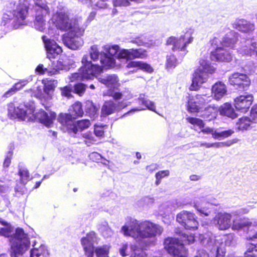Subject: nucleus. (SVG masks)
Segmentation results:
<instances>
[{"label":"nucleus","mask_w":257,"mask_h":257,"mask_svg":"<svg viewBox=\"0 0 257 257\" xmlns=\"http://www.w3.org/2000/svg\"><path fill=\"white\" fill-rule=\"evenodd\" d=\"M180 238L168 237L164 239V247L167 252L173 257H187V249L185 245L193 243L195 241V236L187 234L181 231H176Z\"/></svg>","instance_id":"obj_1"},{"label":"nucleus","mask_w":257,"mask_h":257,"mask_svg":"<svg viewBox=\"0 0 257 257\" xmlns=\"http://www.w3.org/2000/svg\"><path fill=\"white\" fill-rule=\"evenodd\" d=\"M200 66L194 71L192 78V83L189 87L190 91H198L202 84L205 83L208 78L209 74H213L215 69L208 61L200 59Z\"/></svg>","instance_id":"obj_2"},{"label":"nucleus","mask_w":257,"mask_h":257,"mask_svg":"<svg viewBox=\"0 0 257 257\" xmlns=\"http://www.w3.org/2000/svg\"><path fill=\"white\" fill-rule=\"evenodd\" d=\"M51 20L56 28L61 31L72 33H77L80 31L78 20L76 18L70 19L65 12H56Z\"/></svg>","instance_id":"obj_3"},{"label":"nucleus","mask_w":257,"mask_h":257,"mask_svg":"<svg viewBox=\"0 0 257 257\" xmlns=\"http://www.w3.org/2000/svg\"><path fill=\"white\" fill-rule=\"evenodd\" d=\"M12 248L16 253H24L29 248L30 241L28 235L23 228L18 227L12 237Z\"/></svg>","instance_id":"obj_4"},{"label":"nucleus","mask_w":257,"mask_h":257,"mask_svg":"<svg viewBox=\"0 0 257 257\" xmlns=\"http://www.w3.org/2000/svg\"><path fill=\"white\" fill-rule=\"evenodd\" d=\"M194 37L191 33L186 32L180 37L170 36L168 37L165 43L166 46H172V50L173 52L187 51V47L189 44L192 43Z\"/></svg>","instance_id":"obj_5"},{"label":"nucleus","mask_w":257,"mask_h":257,"mask_svg":"<svg viewBox=\"0 0 257 257\" xmlns=\"http://www.w3.org/2000/svg\"><path fill=\"white\" fill-rule=\"evenodd\" d=\"M81 243L87 257H93L94 252L97 257H107L109 251L106 246H98L94 249L93 239L90 237V233L81 238Z\"/></svg>","instance_id":"obj_6"},{"label":"nucleus","mask_w":257,"mask_h":257,"mask_svg":"<svg viewBox=\"0 0 257 257\" xmlns=\"http://www.w3.org/2000/svg\"><path fill=\"white\" fill-rule=\"evenodd\" d=\"M219 40L214 37L210 40L211 45L214 49L210 52V59L212 61L219 62H230L232 61L233 54L229 51V49L221 46H218Z\"/></svg>","instance_id":"obj_7"},{"label":"nucleus","mask_w":257,"mask_h":257,"mask_svg":"<svg viewBox=\"0 0 257 257\" xmlns=\"http://www.w3.org/2000/svg\"><path fill=\"white\" fill-rule=\"evenodd\" d=\"M176 220L186 229L196 230L198 228L197 217L192 212L186 210L181 211L177 215Z\"/></svg>","instance_id":"obj_8"},{"label":"nucleus","mask_w":257,"mask_h":257,"mask_svg":"<svg viewBox=\"0 0 257 257\" xmlns=\"http://www.w3.org/2000/svg\"><path fill=\"white\" fill-rule=\"evenodd\" d=\"M82 75L85 80H92L97 74L102 72V68L98 64H93L88 60V55L83 56L81 60Z\"/></svg>","instance_id":"obj_9"},{"label":"nucleus","mask_w":257,"mask_h":257,"mask_svg":"<svg viewBox=\"0 0 257 257\" xmlns=\"http://www.w3.org/2000/svg\"><path fill=\"white\" fill-rule=\"evenodd\" d=\"M228 80L229 84L239 91L248 90L251 84L250 80L246 74L238 72L230 75Z\"/></svg>","instance_id":"obj_10"},{"label":"nucleus","mask_w":257,"mask_h":257,"mask_svg":"<svg viewBox=\"0 0 257 257\" xmlns=\"http://www.w3.org/2000/svg\"><path fill=\"white\" fill-rule=\"evenodd\" d=\"M209 96L205 95L196 94L195 95H189L188 97V101L186 104V109L191 113L199 112L207 104L210 100Z\"/></svg>","instance_id":"obj_11"},{"label":"nucleus","mask_w":257,"mask_h":257,"mask_svg":"<svg viewBox=\"0 0 257 257\" xmlns=\"http://www.w3.org/2000/svg\"><path fill=\"white\" fill-rule=\"evenodd\" d=\"M140 229V237L143 238L154 237L163 231L161 226L148 220L141 223Z\"/></svg>","instance_id":"obj_12"},{"label":"nucleus","mask_w":257,"mask_h":257,"mask_svg":"<svg viewBox=\"0 0 257 257\" xmlns=\"http://www.w3.org/2000/svg\"><path fill=\"white\" fill-rule=\"evenodd\" d=\"M253 101V96L251 94L244 93L236 97L233 100V105L236 110L246 113L249 110Z\"/></svg>","instance_id":"obj_13"},{"label":"nucleus","mask_w":257,"mask_h":257,"mask_svg":"<svg viewBox=\"0 0 257 257\" xmlns=\"http://www.w3.org/2000/svg\"><path fill=\"white\" fill-rule=\"evenodd\" d=\"M148 57L147 50L143 48L123 49L118 53V57L127 60L146 59Z\"/></svg>","instance_id":"obj_14"},{"label":"nucleus","mask_w":257,"mask_h":257,"mask_svg":"<svg viewBox=\"0 0 257 257\" xmlns=\"http://www.w3.org/2000/svg\"><path fill=\"white\" fill-rule=\"evenodd\" d=\"M127 104L124 101H118L116 103L112 100L105 101L102 106L101 115L106 116L113 113L115 111H119L126 107Z\"/></svg>","instance_id":"obj_15"},{"label":"nucleus","mask_w":257,"mask_h":257,"mask_svg":"<svg viewBox=\"0 0 257 257\" xmlns=\"http://www.w3.org/2000/svg\"><path fill=\"white\" fill-rule=\"evenodd\" d=\"M42 39L45 44L47 51V56L49 59L55 58L58 55L62 52V49L57 43L53 40L46 39V36H43Z\"/></svg>","instance_id":"obj_16"},{"label":"nucleus","mask_w":257,"mask_h":257,"mask_svg":"<svg viewBox=\"0 0 257 257\" xmlns=\"http://www.w3.org/2000/svg\"><path fill=\"white\" fill-rule=\"evenodd\" d=\"M29 3L27 0H19L16 9L13 10V15L18 21L25 20L28 14Z\"/></svg>","instance_id":"obj_17"},{"label":"nucleus","mask_w":257,"mask_h":257,"mask_svg":"<svg viewBox=\"0 0 257 257\" xmlns=\"http://www.w3.org/2000/svg\"><path fill=\"white\" fill-rule=\"evenodd\" d=\"M140 228L141 223H139L136 220H133L128 221L127 224L122 226L121 231L125 236L140 237Z\"/></svg>","instance_id":"obj_18"},{"label":"nucleus","mask_w":257,"mask_h":257,"mask_svg":"<svg viewBox=\"0 0 257 257\" xmlns=\"http://www.w3.org/2000/svg\"><path fill=\"white\" fill-rule=\"evenodd\" d=\"M56 114L55 112H50L49 115L44 110L41 109L35 114L37 120L47 127H50L56 118Z\"/></svg>","instance_id":"obj_19"},{"label":"nucleus","mask_w":257,"mask_h":257,"mask_svg":"<svg viewBox=\"0 0 257 257\" xmlns=\"http://www.w3.org/2000/svg\"><path fill=\"white\" fill-rule=\"evenodd\" d=\"M232 216L227 213H219L215 217V220L220 230H226L231 225Z\"/></svg>","instance_id":"obj_20"},{"label":"nucleus","mask_w":257,"mask_h":257,"mask_svg":"<svg viewBox=\"0 0 257 257\" xmlns=\"http://www.w3.org/2000/svg\"><path fill=\"white\" fill-rule=\"evenodd\" d=\"M35 17L34 20V24L39 29L43 28L46 24V17L50 14V9L46 10L35 9Z\"/></svg>","instance_id":"obj_21"},{"label":"nucleus","mask_w":257,"mask_h":257,"mask_svg":"<svg viewBox=\"0 0 257 257\" xmlns=\"http://www.w3.org/2000/svg\"><path fill=\"white\" fill-rule=\"evenodd\" d=\"M237 41V36L236 34L233 31H230L223 37L220 43L222 47L229 50L230 49H234Z\"/></svg>","instance_id":"obj_22"},{"label":"nucleus","mask_w":257,"mask_h":257,"mask_svg":"<svg viewBox=\"0 0 257 257\" xmlns=\"http://www.w3.org/2000/svg\"><path fill=\"white\" fill-rule=\"evenodd\" d=\"M218 112V107L215 105H209L202 111L200 116L206 121H211L216 118Z\"/></svg>","instance_id":"obj_23"},{"label":"nucleus","mask_w":257,"mask_h":257,"mask_svg":"<svg viewBox=\"0 0 257 257\" xmlns=\"http://www.w3.org/2000/svg\"><path fill=\"white\" fill-rule=\"evenodd\" d=\"M227 93L225 85L219 81L215 83L212 87V94L216 100H219Z\"/></svg>","instance_id":"obj_24"},{"label":"nucleus","mask_w":257,"mask_h":257,"mask_svg":"<svg viewBox=\"0 0 257 257\" xmlns=\"http://www.w3.org/2000/svg\"><path fill=\"white\" fill-rule=\"evenodd\" d=\"M127 68H137L148 73L154 71L153 68L149 64L141 61H131L126 65Z\"/></svg>","instance_id":"obj_25"},{"label":"nucleus","mask_w":257,"mask_h":257,"mask_svg":"<svg viewBox=\"0 0 257 257\" xmlns=\"http://www.w3.org/2000/svg\"><path fill=\"white\" fill-rule=\"evenodd\" d=\"M218 111L220 115L232 119L235 118L237 116V114L235 112L230 103L226 102L223 104L218 108Z\"/></svg>","instance_id":"obj_26"},{"label":"nucleus","mask_w":257,"mask_h":257,"mask_svg":"<svg viewBox=\"0 0 257 257\" xmlns=\"http://www.w3.org/2000/svg\"><path fill=\"white\" fill-rule=\"evenodd\" d=\"M253 124L255 123L253 122L250 116H242L239 118L236 123L237 129L241 131L250 129Z\"/></svg>","instance_id":"obj_27"},{"label":"nucleus","mask_w":257,"mask_h":257,"mask_svg":"<svg viewBox=\"0 0 257 257\" xmlns=\"http://www.w3.org/2000/svg\"><path fill=\"white\" fill-rule=\"evenodd\" d=\"M58 121L66 128L72 126L75 119L71 114L68 113H60L57 118Z\"/></svg>","instance_id":"obj_28"},{"label":"nucleus","mask_w":257,"mask_h":257,"mask_svg":"<svg viewBox=\"0 0 257 257\" xmlns=\"http://www.w3.org/2000/svg\"><path fill=\"white\" fill-rule=\"evenodd\" d=\"M235 25V28L243 33H250L255 29L254 24L244 20H239Z\"/></svg>","instance_id":"obj_29"},{"label":"nucleus","mask_w":257,"mask_h":257,"mask_svg":"<svg viewBox=\"0 0 257 257\" xmlns=\"http://www.w3.org/2000/svg\"><path fill=\"white\" fill-rule=\"evenodd\" d=\"M69 112L76 119L79 117H82L84 114L82 103L76 101L72 104L68 109Z\"/></svg>","instance_id":"obj_30"},{"label":"nucleus","mask_w":257,"mask_h":257,"mask_svg":"<svg viewBox=\"0 0 257 257\" xmlns=\"http://www.w3.org/2000/svg\"><path fill=\"white\" fill-rule=\"evenodd\" d=\"M65 45L73 50H76L81 45V39L78 37L67 36L63 39Z\"/></svg>","instance_id":"obj_31"},{"label":"nucleus","mask_w":257,"mask_h":257,"mask_svg":"<svg viewBox=\"0 0 257 257\" xmlns=\"http://www.w3.org/2000/svg\"><path fill=\"white\" fill-rule=\"evenodd\" d=\"M99 82L107 87H113L118 85V78L115 75H108L104 78H99Z\"/></svg>","instance_id":"obj_32"},{"label":"nucleus","mask_w":257,"mask_h":257,"mask_svg":"<svg viewBox=\"0 0 257 257\" xmlns=\"http://www.w3.org/2000/svg\"><path fill=\"white\" fill-rule=\"evenodd\" d=\"M103 96L111 97L116 101L122 98L123 93L120 89L115 86L108 89L104 93Z\"/></svg>","instance_id":"obj_33"},{"label":"nucleus","mask_w":257,"mask_h":257,"mask_svg":"<svg viewBox=\"0 0 257 257\" xmlns=\"http://www.w3.org/2000/svg\"><path fill=\"white\" fill-rule=\"evenodd\" d=\"M100 61L101 64V67L102 68L109 69L115 64L114 58L108 56L105 53L100 54Z\"/></svg>","instance_id":"obj_34"},{"label":"nucleus","mask_w":257,"mask_h":257,"mask_svg":"<svg viewBox=\"0 0 257 257\" xmlns=\"http://www.w3.org/2000/svg\"><path fill=\"white\" fill-rule=\"evenodd\" d=\"M98 107L92 101H87L85 105V111L91 118H94L98 116Z\"/></svg>","instance_id":"obj_35"},{"label":"nucleus","mask_w":257,"mask_h":257,"mask_svg":"<svg viewBox=\"0 0 257 257\" xmlns=\"http://www.w3.org/2000/svg\"><path fill=\"white\" fill-rule=\"evenodd\" d=\"M252 222L245 218L236 219L233 221L232 228L234 230H239L244 227L251 226Z\"/></svg>","instance_id":"obj_36"},{"label":"nucleus","mask_w":257,"mask_h":257,"mask_svg":"<svg viewBox=\"0 0 257 257\" xmlns=\"http://www.w3.org/2000/svg\"><path fill=\"white\" fill-rule=\"evenodd\" d=\"M165 68L168 70L174 69L178 64V61L174 54H170L166 55Z\"/></svg>","instance_id":"obj_37"},{"label":"nucleus","mask_w":257,"mask_h":257,"mask_svg":"<svg viewBox=\"0 0 257 257\" xmlns=\"http://www.w3.org/2000/svg\"><path fill=\"white\" fill-rule=\"evenodd\" d=\"M225 249L221 246L212 249L208 253V257H224L225 254Z\"/></svg>","instance_id":"obj_38"},{"label":"nucleus","mask_w":257,"mask_h":257,"mask_svg":"<svg viewBox=\"0 0 257 257\" xmlns=\"http://www.w3.org/2000/svg\"><path fill=\"white\" fill-rule=\"evenodd\" d=\"M12 181L5 178L0 179V192L6 193L12 187Z\"/></svg>","instance_id":"obj_39"},{"label":"nucleus","mask_w":257,"mask_h":257,"mask_svg":"<svg viewBox=\"0 0 257 257\" xmlns=\"http://www.w3.org/2000/svg\"><path fill=\"white\" fill-rule=\"evenodd\" d=\"M186 120L189 123L194 126H197L200 128H203L205 126L203 120L197 117L189 116L186 118Z\"/></svg>","instance_id":"obj_40"},{"label":"nucleus","mask_w":257,"mask_h":257,"mask_svg":"<svg viewBox=\"0 0 257 257\" xmlns=\"http://www.w3.org/2000/svg\"><path fill=\"white\" fill-rule=\"evenodd\" d=\"M86 85L82 83H78L74 85V92L79 96H82L86 91Z\"/></svg>","instance_id":"obj_41"},{"label":"nucleus","mask_w":257,"mask_h":257,"mask_svg":"<svg viewBox=\"0 0 257 257\" xmlns=\"http://www.w3.org/2000/svg\"><path fill=\"white\" fill-rule=\"evenodd\" d=\"M169 175L170 171L168 170H162L157 172L155 174L156 179L155 182L156 185H159L161 182V180L166 177L169 176Z\"/></svg>","instance_id":"obj_42"},{"label":"nucleus","mask_w":257,"mask_h":257,"mask_svg":"<svg viewBox=\"0 0 257 257\" xmlns=\"http://www.w3.org/2000/svg\"><path fill=\"white\" fill-rule=\"evenodd\" d=\"M234 131L232 129H229L226 131H221L218 133H215L214 138H226L231 136Z\"/></svg>","instance_id":"obj_43"},{"label":"nucleus","mask_w":257,"mask_h":257,"mask_svg":"<svg viewBox=\"0 0 257 257\" xmlns=\"http://www.w3.org/2000/svg\"><path fill=\"white\" fill-rule=\"evenodd\" d=\"M45 253V248L43 246L38 248H33L31 250L30 257H39Z\"/></svg>","instance_id":"obj_44"},{"label":"nucleus","mask_w":257,"mask_h":257,"mask_svg":"<svg viewBox=\"0 0 257 257\" xmlns=\"http://www.w3.org/2000/svg\"><path fill=\"white\" fill-rule=\"evenodd\" d=\"M18 174L20 177L21 181L23 182H27L30 179V174L27 169H20Z\"/></svg>","instance_id":"obj_45"},{"label":"nucleus","mask_w":257,"mask_h":257,"mask_svg":"<svg viewBox=\"0 0 257 257\" xmlns=\"http://www.w3.org/2000/svg\"><path fill=\"white\" fill-rule=\"evenodd\" d=\"M134 252L130 257H148L147 253L142 248L135 246L133 248Z\"/></svg>","instance_id":"obj_46"},{"label":"nucleus","mask_w":257,"mask_h":257,"mask_svg":"<svg viewBox=\"0 0 257 257\" xmlns=\"http://www.w3.org/2000/svg\"><path fill=\"white\" fill-rule=\"evenodd\" d=\"M119 49V47L117 45L109 46L106 49V51L107 52L106 54L113 57L118 53Z\"/></svg>","instance_id":"obj_47"},{"label":"nucleus","mask_w":257,"mask_h":257,"mask_svg":"<svg viewBox=\"0 0 257 257\" xmlns=\"http://www.w3.org/2000/svg\"><path fill=\"white\" fill-rule=\"evenodd\" d=\"M13 231V227L11 225L0 228V234L7 237H10Z\"/></svg>","instance_id":"obj_48"},{"label":"nucleus","mask_w":257,"mask_h":257,"mask_svg":"<svg viewBox=\"0 0 257 257\" xmlns=\"http://www.w3.org/2000/svg\"><path fill=\"white\" fill-rule=\"evenodd\" d=\"M13 156V150H10L8 151L7 153V155L5 157L3 162V167L4 168H9L11 164V160Z\"/></svg>","instance_id":"obj_49"},{"label":"nucleus","mask_w":257,"mask_h":257,"mask_svg":"<svg viewBox=\"0 0 257 257\" xmlns=\"http://www.w3.org/2000/svg\"><path fill=\"white\" fill-rule=\"evenodd\" d=\"M35 6V9H44L46 10L49 8L48 6L47 2L46 0H33Z\"/></svg>","instance_id":"obj_50"},{"label":"nucleus","mask_w":257,"mask_h":257,"mask_svg":"<svg viewBox=\"0 0 257 257\" xmlns=\"http://www.w3.org/2000/svg\"><path fill=\"white\" fill-rule=\"evenodd\" d=\"M61 94L62 96L71 98L72 95L71 94L72 88L70 86H65L60 88Z\"/></svg>","instance_id":"obj_51"},{"label":"nucleus","mask_w":257,"mask_h":257,"mask_svg":"<svg viewBox=\"0 0 257 257\" xmlns=\"http://www.w3.org/2000/svg\"><path fill=\"white\" fill-rule=\"evenodd\" d=\"M81 67L79 68L78 72L76 73H73L71 74L70 77L71 81H74L75 80H85L84 78H83L82 75V71Z\"/></svg>","instance_id":"obj_52"},{"label":"nucleus","mask_w":257,"mask_h":257,"mask_svg":"<svg viewBox=\"0 0 257 257\" xmlns=\"http://www.w3.org/2000/svg\"><path fill=\"white\" fill-rule=\"evenodd\" d=\"M250 252H257V243L250 244V246L244 252V257H256V254H248V253Z\"/></svg>","instance_id":"obj_53"},{"label":"nucleus","mask_w":257,"mask_h":257,"mask_svg":"<svg viewBox=\"0 0 257 257\" xmlns=\"http://www.w3.org/2000/svg\"><path fill=\"white\" fill-rule=\"evenodd\" d=\"M140 100H141L142 104L145 105L148 109L156 112V106L154 102L148 100H146L144 98H141Z\"/></svg>","instance_id":"obj_54"},{"label":"nucleus","mask_w":257,"mask_h":257,"mask_svg":"<svg viewBox=\"0 0 257 257\" xmlns=\"http://www.w3.org/2000/svg\"><path fill=\"white\" fill-rule=\"evenodd\" d=\"M99 52L96 47L92 46L91 47V51L90 52V56L91 59L93 61H96L98 59L99 56Z\"/></svg>","instance_id":"obj_55"},{"label":"nucleus","mask_w":257,"mask_h":257,"mask_svg":"<svg viewBox=\"0 0 257 257\" xmlns=\"http://www.w3.org/2000/svg\"><path fill=\"white\" fill-rule=\"evenodd\" d=\"M76 122L78 123V127H79L80 131L88 128L90 125V121L88 119H82Z\"/></svg>","instance_id":"obj_56"},{"label":"nucleus","mask_w":257,"mask_h":257,"mask_svg":"<svg viewBox=\"0 0 257 257\" xmlns=\"http://www.w3.org/2000/svg\"><path fill=\"white\" fill-rule=\"evenodd\" d=\"M28 83L27 80H20L17 83H15L13 86L15 88V89L16 90V91H18L20 90L21 89H23L24 87Z\"/></svg>","instance_id":"obj_57"},{"label":"nucleus","mask_w":257,"mask_h":257,"mask_svg":"<svg viewBox=\"0 0 257 257\" xmlns=\"http://www.w3.org/2000/svg\"><path fill=\"white\" fill-rule=\"evenodd\" d=\"M249 116L252 119L253 122L257 123V104L253 105L251 108Z\"/></svg>","instance_id":"obj_58"},{"label":"nucleus","mask_w":257,"mask_h":257,"mask_svg":"<svg viewBox=\"0 0 257 257\" xmlns=\"http://www.w3.org/2000/svg\"><path fill=\"white\" fill-rule=\"evenodd\" d=\"M249 235L247 237L248 240L257 239V226H252L251 229L249 231Z\"/></svg>","instance_id":"obj_59"},{"label":"nucleus","mask_w":257,"mask_h":257,"mask_svg":"<svg viewBox=\"0 0 257 257\" xmlns=\"http://www.w3.org/2000/svg\"><path fill=\"white\" fill-rule=\"evenodd\" d=\"M115 7H126L130 5L128 0H114L113 3Z\"/></svg>","instance_id":"obj_60"},{"label":"nucleus","mask_w":257,"mask_h":257,"mask_svg":"<svg viewBox=\"0 0 257 257\" xmlns=\"http://www.w3.org/2000/svg\"><path fill=\"white\" fill-rule=\"evenodd\" d=\"M55 87L52 83L46 84L44 86V91L45 93L49 94L51 91L54 90Z\"/></svg>","instance_id":"obj_61"},{"label":"nucleus","mask_w":257,"mask_h":257,"mask_svg":"<svg viewBox=\"0 0 257 257\" xmlns=\"http://www.w3.org/2000/svg\"><path fill=\"white\" fill-rule=\"evenodd\" d=\"M78 123H77V122H75V121H74V122L72 123V126H71L69 127H67V128L68 130H70L71 132H72L74 134H76L77 133L78 131H80V130H79V127H78Z\"/></svg>","instance_id":"obj_62"},{"label":"nucleus","mask_w":257,"mask_h":257,"mask_svg":"<svg viewBox=\"0 0 257 257\" xmlns=\"http://www.w3.org/2000/svg\"><path fill=\"white\" fill-rule=\"evenodd\" d=\"M17 92L16 90L15 89L14 87H12L9 89L7 91H6L3 95V97L5 98L9 97Z\"/></svg>","instance_id":"obj_63"},{"label":"nucleus","mask_w":257,"mask_h":257,"mask_svg":"<svg viewBox=\"0 0 257 257\" xmlns=\"http://www.w3.org/2000/svg\"><path fill=\"white\" fill-rule=\"evenodd\" d=\"M36 71L40 74L43 75L48 71V69L46 68H44L43 64H39L36 68Z\"/></svg>","instance_id":"obj_64"}]
</instances>
